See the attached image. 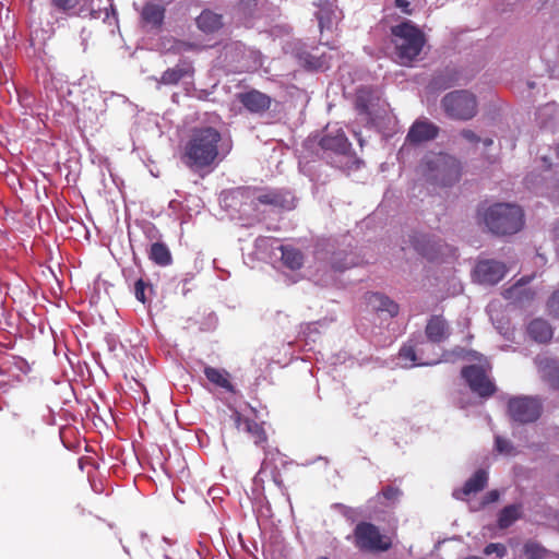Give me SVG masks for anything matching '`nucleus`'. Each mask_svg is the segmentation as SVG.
I'll use <instances>...</instances> for the list:
<instances>
[{"instance_id":"a19ab883","label":"nucleus","mask_w":559,"mask_h":559,"mask_svg":"<svg viewBox=\"0 0 559 559\" xmlns=\"http://www.w3.org/2000/svg\"><path fill=\"white\" fill-rule=\"evenodd\" d=\"M462 135H463L465 139H467L468 141H474V140L476 139L475 133H474L473 131H471V130H464V131L462 132Z\"/></svg>"},{"instance_id":"b1692460","label":"nucleus","mask_w":559,"mask_h":559,"mask_svg":"<svg viewBox=\"0 0 559 559\" xmlns=\"http://www.w3.org/2000/svg\"><path fill=\"white\" fill-rule=\"evenodd\" d=\"M542 377L552 386L559 388V367L556 361L548 359L538 360Z\"/></svg>"},{"instance_id":"c03bdc74","label":"nucleus","mask_w":559,"mask_h":559,"mask_svg":"<svg viewBox=\"0 0 559 559\" xmlns=\"http://www.w3.org/2000/svg\"><path fill=\"white\" fill-rule=\"evenodd\" d=\"M554 109H555V105H550V104H549V105H547V106L544 108V110H546V111H554Z\"/></svg>"},{"instance_id":"f704fd0d","label":"nucleus","mask_w":559,"mask_h":559,"mask_svg":"<svg viewBox=\"0 0 559 559\" xmlns=\"http://www.w3.org/2000/svg\"><path fill=\"white\" fill-rule=\"evenodd\" d=\"M52 1L57 7L63 9V10L73 8L78 3V0H52Z\"/></svg>"},{"instance_id":"7ed1b4c3","label":"nucleus","mask_w":559,"mask_h":559,"mask_svg":"<svg viewBox=\"0 0 559 559\" xmlns=\"http://www.w3.org/2000/svg\"><path fill=\"white\" fill-rule=\"evenodd\" d=\"M395 57L400 64L409 66L417 59L425 46L423 32L411 21L392 27Z\"/></svg>"},{"instance_id":"39448f33","label":"nucleus","mask_w":559,"mask_h":559,"mask_svg":"<svg viewBox=\"0 0 559 559\" xmlns=\"http://www.w3.org/2000/svg\"><path fill=\"white\" fill-rule=\"evenodd\" d=\"M444 111L454 119L467 120L477 111L475 96L468 91H455L447 94L442 99Z\"/></svg>"},{"instance_id":"0eeeda50","label":"nucleus","mask_w":559,"mask_h":559,"mask_svg":"<svg viewBox=\"0 0 559 559\" xmlns=\"http://www.w3.org/2000/svg\"><path fill=\"white\" fill-rule=\"evenodd\" d=\"M354 538L355 545L365 551H385L391 547L390 537L381 534L376 525L367 522L356 525Z\"/></svg>"},{"instance_id":"1a4fd4ad","label":"nucleus","mask_w":559,"mask_h":559,"mask_svg":"<svg viewBox=\"0 0 559 559\" xmlns=\"http://www.w3.org/2000/svg\"><path fill=\"white\" fill-rule=\"evenodd\" d=\"M462 376L473 392L487 397L493 394L496 388L487 374L485 366H469L462 370Z\"/></svg>"},{"instance_id":"ea45409f","label":"nucleus","mask_w":559,"mask_h":559,"mask_svg":"<svg viewBox=\"0 0 559 559\" xmlns=\"http://www.w3.org/2000/svg\"><path fill=\"white\" fill-rule=\"evenodd\" d=\"M399 490L397 489H393V488H386L382 495L384 498H386L388 500H394L397 498L399 496Z\"/></svg>"},{"instance_id":"72a5a7b5","label":"nucleus","mask_w":559,"mask_h":559,"mask_svg":"<svg viewBox=\"0 0 559 559\" xmlns=\"http://www.w3.org/2000/svg\"><path fill=\"white\" fill-rule=\"evenodd\" d=\"M525 554L531 558V559H538L543 556L544 554V549L535 544V543H527L525 545Z\"/></svg>"},{"instance_id":"4be33fe9","label":"nucleus","mask_w":559,"mask_h":559,"mask_svg":"<svg viewBox=\"0 0 559 559\" xmlns=\"http://www.w3.org/2000/svg\"><path fill=\"white\" fill-rule=\"evenodd\" d=\"M530 336L539 343H545L551 340L554 331L547 321L543 319L533 320L527 328Z\"/></svg>"},{"instance_id":"a18cd8bd","label":"nucleus","mask_w":559,"mask_h":559,"mask_svg":"<svg viewBox=\"0 0 559 559\" xmlns=\"http://www.w3.org/2000/svg\"><path fill=\"white\" fill-rule=\"evenodd\" d=\"M330 64H326L324 61H322L320 64H319V68H329Z\"/></svg>"},{"instance_id":"09e8293b","label":"nucleus","mask_w":559,"mask_h":559,"mask_svg":"<svg viewBox=\"0 0 559 559\" xmlns=\"http://www.w3.org/2000/svg\"><path fill=\"white\" fill-rule=\"evenodd\" d=\"M318 559H328V558H326V557H320V558H318Z\"/></svg>"},{"instance_id":"dca6fc26","label":"nucleus","mask_w":559,"mask_h":559,"mask_svg":"<svg viewBox=\"0 0 559 559\" xmlns=\"http://www.w3.org/2000/svg\"><path fill=\"white\" fill-rule=\"evenodd\" d=\"M320 144L323 150L333 151L336 154L346 156L350 144L345 136V133L337 129L335 131H328V133L321 139Z\"/></svg>"},{"instance_id":"2f4dec72","label":"nucleus","mask_w":559,"mask_h":559,"mask_svg":"<svg viewBox=\"0 0 559 559\" xmlns=\"http://www.w3.org/2000/svg\"><path fill=\"white\" fill-rule=\"evenodd\" d=\"M484 554L487 556L496 554L499 558H502L507 554V548L502 544L491 543L485 547Z\"/></svg>"},{"instance_id":"a211bd4d","label":"nucleus","mask_w":559,"mask_h":559,"mask_svg":"<svg viewBox=\"0 0 559 559\" xmlns=\"http://www.w3.org/2000/svg\"><path fill=\"white\" fill-rule=\"evenodd\" d=\"M240 102L251 112H261L271 105V98L258 91H250L240 95Z\"/></svg>"},{"instance_id":"f257e3e1","label":"nucleus","mask_w":559,"mask_h":559,"mask_svg":"<svg viewBox=\"0 0 559 559\" xmlns=\"http://www.w3.org/2000/svg\"><path fill=\"white\" fill-rule=\"evenodd\" d=\"M228 144L222 142L219 132L212 128H200L193 131L185 146L183 163L194 169L212 165L221 155L229 152Z\"/></svg>"},{"instance_id":"bb28decb","label":"nucleus","mask_w":559,"mask_h":559,"mask_svg":"<svg viewBox=\"0 0 559 559\" xmlns=\"http://www.w3.org/2000/svg\"><path fill=\"white\" fill-rule=\"evenodd\" d=\"M204 373L207 380L211 381L212 383L221 388H224L228 391L233 390V386L228 380V373L226 371L213 367H206L204 369Z\"/></svg>"},{"instance_id":"393cba45","label":"nucleus","mask_w":559,"mask_h":559,"mask_svg":"<svg viewBox=\"0 0 559 559\" xmlns=\"http://www.w3.org/2000/svg\"><path fill=\"white\" fill-rule=\"evenodd\" d=\"M200 29L203 32L212 33L222 26V16L212 11H203L197 19Z\"/></svg>"},{"instance_id":"c9c22d12","label":"nucleus","mask_w":559,"mask_h":559,"mask_svg":"<svg viewBox=\"0 0 559 559\" xmlns=\"http://www.w3.org/2000/svg\"><path fill=\"white\" fill-rule=\"evenodd\" d=\"M135 297L138 300L144 302L145 295H144V284L142 281H138L135 283Z\"/></svg>"},{"instance_id":"c756f323","label":"nucleus","mask_w":559,"mask_h":559,"mask_svg":"<svg viewBox=\"0 0 559 559\" xmlns=\"http://www.w3.org/2000/svg\"><path fill=\"white\" fill-rule=\"evenodd\" d=\"M520 516V508L516 506H509L504 508L499 516V526L501 528L509 527Z\"/></svg>"},{"instance_id":"de8ad7c7","label":"nucleus","mask_w":559,"mask_h":559,"mask_svg":"<svg viewBox=\"0 0 559 559\" xmlns=\"http://www.w3.org/2000/svg\"><path fill=\"white\" fill-rule=\"evenodd\" d=\"M557 155H558V157H559V146L557 147Z\"/></svg>"},{"instance_id":"2eb2a0df","label":"nucleus","mask_w":559,"mask_h":559,"mask_svg":"<svg viewBox=\"0 0 559 559\" xmlns=\"http://www.w3.org/2000/svg\"><path fill=\"white\" fill-rule=\"evenodd\" d=\"M254 200L261 204L273 205L284 210H292L294 204V198L289 192L265 190L259 191Z\"/></svg>"},{"instance_id":"5701e85b","label":"nucleus","mask_w":559,"mask_h":559,"mask_svg":"<svg viewBox=\"0 0 559 559\" xmlns=\"http://www.w3.org/2000/svg\"><path fill=\"white\" fill-rule=\"evenodd\" d=\"M369 305L377 311L388 312L391 317L396 316L399 312V306L389 297L381 294H372L369 297Z\"/></svg>"},{"instance_id":"37998d69","label":"nucleus","mask_w":559,"mask_h":559,"mask_svg":"<svg viewBox=\"0 0 559 559\" xmlns=\"http://www.w3.org/2000/svg\"><path fill=\"white\" fill-rule=\"evenodd\" d=\"M110 12H111V14H112L111 19L116 22V21H117V17H116V10H115V8H114V5H112V4H110Z\"/></svg>"},{"instance_id":"c85d7f7f","label":"nucleus","mask_w":559,"mask_h":559,"mask_svg":"<svg viewBox=\"0 0 559 559\" xmlns=\"http://www.w3.org/2000/svg\"><path fill=\"white\" fill-rule=\"evenodd\" d=\"M187 73L188 70L182 67H175L173 69H168L163 73L160 80L158 81V84H177Z\"/></svg>"},{"instance_id":"e433bc0d","label":"nucleus","mask_w":559,"mask_h":559,"mask_svg":"<svg viewBox=\"0 0 559 559\" xmlns=\"http://www.w3.org/2000/svg\"><path fill=\"white\" fill-rule=\"evenodd\" d=\"M257 4V0H240V9L245 12V13H249L251 12L252 8L255 7Z\"/></svg>"},{"instance_id":"aec40b11","label":"nucleus","mask_w":559,"mask_h":559,"mask_svg":"<svg viewBox=\"0 0 559 559\" xmlns=\"http://www.w3.org/2000/svg\"><path fill=\"white\" fill-rule=\"evenodd\" d=\"M488 480L487 472L484 469L477 471L464 485L461 490L454 491V497L457 499H464L465 496L481 490Z\"/></svg>"},{"instance_id":"79ce46f5","label":"nucleus","mask_w":559,"mask_h":559,"mask_svg":"<svg viewBox=\"0 0 559 559\" xmlns=\"http://www.w3.org/2000/svg\"><path fill=\"white\" fill-rule=\"evenodd\" d=\"M104 13H105L104 21H108L109 24H110L111 22H110V12H109V10L105 9Z\"/></svg>"},{"instance_id":"6e6552de","label":"nucleus","mask_w":559,"mask_h":559,"mask_svg":"<svg viewBox=\"0 0 559 559\" xmlns=\"http://www.w3.org/2000/svg\"><path fill=\"white\" fill-rule=\"evenodd\" d=\"M507 265L495 259H485L477 262L474 269V278L483 285H495L507 274Z\"/></svg>"},{"instance_id":"20e7f679","label":"nucleus","mask_w":559,"mask_h":559,"mask_svg":"<svg viewBox=\"0 0 559 559\" xmlns=\"http://www.w3.org/2000/svg\"><path fill=\"white\" fill-rule=\"evenodd\" d=\"M483 219L491 233L512 235L523 227V211L514 204L498 203L484 212Z\"/></svg>"},{"instance_id":"ddd939ff","label":"nucleus","mask_w":559,"mask_h":559,"mask_svg":"<svg viewBox=\"0 0 559 559\" xmlns=\"http://www.w3.org/2000/svg\"><path fill=\"white\" fill-rule=\"evenodd\" d=\"M400 365L403 368H412L415 366H429L440 362L439 359H426L423 356V349L413 345H404L399 354Z\"/></svg>"},{"instance_id":"6ab92c4d","label":"nucleus","mask_w":559,"mask_h":559,"mask_svg":"<svg viewBox=\"0 0 559 559\" xmlns=\"http://www.w3.org/2000/svg\"><path fill=\"white\" fill-rule=\"evenodd\" d=\"M437 134V128L427 121L415 122L407 134V139L413 143H420L431 140Z\"/></svg>"},{"instance_id":"f8f14e48","label":"nucleus","mask_w":559,"mask_h":559,"mask_svg":"<svg viewBox=\"0 0 559 559\" xmlns=\"http://www.w3.org/2000/svg\"><path fill=\"white\" fill-rule=\"evenodd\" d=\"M528 282L530 278H521L512 287L504 290V298L519 306L531 302L535 298L536 292L527 286Z\"/></svg>"},{"instance_id":"9b49d317","label":"nucleus","mask_w":559,"mask_h":559,"mask_svg":"<svg viewBox=\"0 0 559 559\" xmlns=\"http://www.w3.org/2000/svg\"><path fill=\"white\" fill-rule=\"evenodd\" d=\"M317 17L319 21L322 39L324 31L332 32L342 20L343 14L342 11L332 1H325L324 3L319 4Z\"/></svg>"},{"instance_id":"4c0bfd02","label":"nucleus","mask_w":559,"mask_h":559,"mask_svg":"<svg viewBox=\"0 0 559 559\" xmlns=\"http://www.w3.org/2000/svg\"><path fill=\"white\" fill-rule=\"evenodd\" d=\"M499 498V492L497 490H491L489 491L485 498H484V501L481 502V504H487V503H491V502H495L497 501Z\"/></svg>"},{"instance_id":"f03ea898","label":"nucleus","mask_w":559,"mask_h":559,"mask_svg":"<svg viewBox=\"0 0 559 559\" xmlns=\"http://www.w3.org/2000/svg\"><path fill=\"white\" fill-rule=\"evenodd\" d=\"M423 178L437 186L447 187L460 178V165L455 158L443 153H428L419 165Z\"/></svg>"},{"instance_id":"4468645a","label":"nucleus","mask_w":559,"mask_h":559,"mask_svg":"<svg viewBox=\"0 0 559 559\" xmlns=\"http://www.w3.org/2000/svg\"><path fill=\"white\" fill-rule=\"evenodd\" d=\"M165 9L157 0H148L141 11V24L144 28H158L164 20Z\"/></svg>"},{"instance_id":"a878e982","label":"nucleus","mask_w":559,"mask_h":559,"mask_svg":"<svg viewBox=\"0 0 559 559\" xmlns=\"http://www.w3.org/2000/svg\"><path fill=\"white\" fill-rule=\"evenodd\" d=\"M281 251H282V261L287 267H289L292 270H297L302 265L304 258H302V254L300 253V251H298L294 248L284 247V246H281Z\"/></svg>"},{"instance_id":"49530a36","label":"nucleus","mask_w":559,"mask_h":559,"mask_svg":"<svg viewBox=\"0 0 559 559\" xmlns=\"http://www.w3.org/2000/svg\"><path fill=\"white\" fill-rule=\"evenodd\" d=\"M93 16H94V19H97V17H99V14L96 15L95 13H93Z\"/></svg>"},{"instance_id":"473e14b6","label":"nucleus","mask_w":559,"mask_h":559,"mask_svg":"<svg viewBox=\"0 0 559 559\" xmlns=\"http://www.w3.org/2000/svg\"><path fill=\"white\" fill-rule=\"evenodd\" d=\"M547 308L551 316L559 318V289L554 292L548 299Z\"/></svg>"},{"instance_id":"9d476101","label":"nucleus","mask_w":559,"mask_h":559,"mask_svg":"<svg viewBox=\"0 0 559 559\" xmlns=\"http://www.w3.org/2000/svg\"><path fill=\"white\" fill-rule=\"evenodd\" d=\"M509 412L514 420L520 423H530L539 417L540 404L535 399L516 397L510 400Z\"/></svg>"},{"instance_id":"7c9ffc66","label":"nucleus","mask_w":559,"mask_h":559,"mask_svg":"<svg viewBox=\"0 0 559 559\" xmlns=\"http://www.w3.org/2000/svg\"><path fill=\"white\" fill-rule=\"evenodd\" d=\"M496 450L501 454L511 455L513 454L514 448L508 440L497 436Z\"/></svg>"},{"instance_id":"58836bf2","label":"nucleus","mask_w":559,"mask_h":559,"mask_svg":"<svg viewBox=\"0 0 559 559\" xmlns=\"http://www.w3.org/2000/svg\"><path fill=\"white\" fill-rule=\"evenodd\" d=\"M395 4L400 8L404 13L411 14L412 11L409 9V2L407 0H395Z\"/></svg>"},{"instance_id":"f3484780","label":"nucleus","mask_w":559,"mask_h":559,"mask_svg":"<svg viewBox=\"0 0 559 559\" xmlns=\"http://www.w3.org/2000/svg\"><path fill=\"white\" fill-rule=\"evenodd\" d=\"M450 326L441 316H433L426 325V336L431 343L444 342L450 336Z\"/></svg>"},{"instance_id":"cd10ccee","label":"nucleus","mask_w":559,"mask_h":559,"mask_svg":"<svg viewBox=\"0 0 559 559\" xmlns=\"http://www.w3.org/2000/svg\"><path fill=\"white\" fill-rule=\"evenodd\" d=\"M151 259L159 265H168L171 261V255L168 248L159 242H155L151 247Z\"/></svg>"},{"instance_id":"423d86ee","label":"nucleus","mask_w":559,"mask_h":559,"mask_svg":"<svg viewBox=\"0 0 559 559\" xmlns=\"http://www.w3.org/2000/svg\"><path fill=\"white\" fill-rule=\"evenodd\" d=\"M386 103L380 93L369 87L359 88L356 96V108L366 123H374L386 112Z\"/></svg>"},{"instance_id":"412c9836","label":"nucleus","mask_w":559,"mask_h":559,"mask_svg":"<svg viewBox=\"0 0 559 559\" xmlns=\"http://www.w3.org/2000/svg\"><path fill=\"white\" fill-rule=\"evenodd\" d=\"M237 429L250 433L254 438V443L260 444L265 440L263 428L255 421L242 418L239 414L235 417Z\"/></svg>"}]
</instances>
